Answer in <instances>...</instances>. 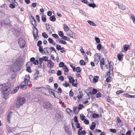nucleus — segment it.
Wrapping results in <instances>:
<instances>
[{
	"label": "nucleus",
	"mask_w": 135,
	"mask_h": 135,
	"mask_svg": "<svg viewBox=\"0 0 135 135\" xmlns=\"http://www.w3.org/2000/svg\"><path fill=\"white\" fill-rule=\"evenodd\" d=\"M32 20H33L32 21V23L34 27H35L37 25L36 21L33 17L32 18Z\"/></svg>",
	"instance_id": "412c9836"
},
{
	"label": "nucleus",
	"mask_w": 135,
	"mask_h": 135,
	"mask_svg": "<svg viewBox=\"0 0 135 135\" xmlns=\"http://www.w3.org/2000/svg\"><path fill=\"white\" fill-rule=\"evenodd\" d=\"M104 59L103 58L102 59H101V60L100 61V65H104Z\"/></svg>",
	"instance_id": "37998d69"
},
{
	"label": "nucleus",
	"mask_w": 135,
	"mask_h": 135,
	"mask_svg": "<svg viewBox=\"0 0 135 135\" xmlns=\"http://www.w3.org/2000/svg\"><path fill=\"white\" fill-rule=\"evenodd\" d=\"M79 12L80 13H81L85 17H86V15L85 12L82 10H80L79 11Z\"/></svg>",
	"instance_id": "c756f323"
},
{
	"label": "nucleus",
	"mask_w": 135,
	"mask_h": 135,
	"mask_svg": "<svg viewBox=\"0 0 135 135\" xmlns=\"http://www.w3.org/2000/svg\"><path fill=\"white\" fill-rule=\"evenodd\" d=\"M68 78L69 79V82L70 83H73L74 82L75 80H74V79L73 77L69 76L68 77Z\"/></svg>",
	"instance_id": "ddd939ff"
},
{
	"label": "nucleus",
	"mask_w": 135,
	"mask_h": 135,
	"mask_svg": "<svg viewBox=\"0 0 135 135\" xmlns=\"http://www.w3.org/2000/svg\"><path fill=\"white\" fill-rule=\"evenodd\" d=\"M27 67L26 71L29 73L31 72V69L30 66H27Z\"/></svg>",
	"instance_id": "49530a36"
},
{
	"label": "nucleus",
	"mask_w": 135,
	"mask_h": 135,
	"mask_svg": "<svg viewBox=\"0 0 135 135\" xmlns=\"http://www.w3.org/2000/svg\"><path fill=\"white\" fill-rule=\"evenodd\" d=\"M89 6L90 7H92L93 8H94L96 7V5L95 4L91 3L89 4Z\"/></svg>",
	"instance_id": "c9c22d12"
},
{
	"label": "nucleus",
	"mask_w": 135,
	"mask_h": 135,
	"mask_svg": "<svg viewBox=\"0 0 135 135\" xmlns=\"http://www.w3.org/2000/svg\"><path fill=\"white\" fill-rule=\"evenodd\" d=\"M10 3L13 4L15 2V0H7Z\"/></svg>",
	"instance_id": "338daca9"
},
{
	"label": "nucleus",
	"mask_w": 135,
	"mask_h": 135,
	"mask_svg": "<svg viewBox=\"0 0 135 135\" xmlns=\"http://www.w3.org/2000/svg\"><path fill=\"white\" fill-rule=\"evenodd\" d=\"M59 79L61 81H63L64 80V77L62 76H61L59 78Z\"/></svg>",
	"instance_id": "0e129e2a"
},
{
	"label": "nucleus",
	"mask_w": 135,
	"mask_h": 135,
	"mask_svg": "<svg viewBox=\"0 0 135 135\" xmlns=\"http://www.w3.org/2000/svg\"><path fill=\"white\" fill-rule=\"evenodd\" d=\"M43 106L44 108L48 110H51L52 109V105L49 102L44 103Z\"/></svg>",
	"instance_id": "20e7f679"
},
{
	"label": "nucleus",
	"mask_w": 135,
	"mask_h": 135,
	"mask_svg": "<svg viewBox=\"0 0 135 135\" xmlns=\"http://www.w3.org/2000/svg\"><path fill=\"white\" fill-rule=\"evenodd\" d=\"M83 104H80L79 105V107H78V110H80L81 109V108H83Z\"/></svg>",
	"instance_id": "e2e57ef3"
},
{
	"label": "nucleus",
	"mask_w": 135,
	"mask_h": 135,
	"mask_svg": "<svg viewBox=\"0 0 135 135\" xmlns=\"http://www.w3.org/2000/svg\"><path fill=\"white\" fill-rule=\"evenodd\" d=\"M129 46L128 45H125L124 47V49L126 51H127Z\"/></svg>",
	"instance_id": "4c0bfd02"
},
{
	"label": "nucleus",
	"mask_w": 135,
	"mask_h": 135,
	"mask_svg": "<svg viewBox=\"0 0 135 135\" xmlns=\"http://www.w3.org/2000/svg\"><path fill=\"white\" fill-rule=\"evenodd\" d=\"M99 77L97 76H94L93 78V83H96L98 81Z\"/></svg>",
	"instance_id": "4468645a"
},
{
	"label": "nucleus",
	"mask_w": 135,
	"mask_h": 135,
	"mask_svg": "<svg viewBox=\"0 0 135 135\" xmlns=\"http://www.w3.org/2000/svg\"><path fill=\"white\" fill-rule=\"evenodd\" d=\"M34 29L33 30V35L34 38L35 40L37 41L38 40V31L37 28H36L35 26L34 27Z\"/></svg>",
	"instance_id": "6e6552de"
},
{
	"label": "nucleus",
	"mask_w": 135,
	"mask_h": 135,
	"mask_svg": "<svg viewBox=\"0 0 135 135\" xmlns=\"http://www.w3.org/2000/svg\"><path fill=\"white\" fill-rule=\"evenodd\" d=\"M11 85L9 83H7L0 85V90H1L2 91L4 95H8L10 93L15 94L17 92L19 88L16 87L15 89L12 91H11L10 88Z\"/></svg>",
	"instance_id": "f257e3e1"
},
{
	"label": "nucleus",
	"mask_w": 135,
	"mask_h": 135,
	"mask_svg": "<svg viewBox=\"0 0 135 135\" xmlns=\"http://www.w3.org/2000/svg\"><path fill=\"white\" fill-rule=\"evenodd\" d=\"M29 75H26L24 79V82H22V84H25L27 85H28L30 84L31 82L29 80Z\"/></svg>",
	"instance_id": "39448f33"
},
{
	"label": "nucleus",
	"mask_w": 135,
	"mask_h": 135,
	"mask_svg": "<svg viewBox=\"0 0 135 135\" xmlns=\"http://www.w3.org/2000/svg\"><path fill=\"white\" fill-rule=\"evenodd\" d=\"M66 33L68 36L73 38H74L75 37V33L70 30L68 31Z\"/></svg>",
	"instance_id": "1a4fd4ad"
},
{
	"label": "nucleus",
	"mask_w": 135,
	"mask_h": 135,
	"mask_svg": "<svg viewBox=\"0 0 135 135\" xmlns=\"http://www.w3.org/2000/svg\"><path fill=\"white\" fill-rule=\"evenodd\" d=\"M19 65V64L18 62H16L15 63H14L13 66L11 68V72H16L18 68Z\"/></svg>",
	"instance_id": "7ed1b4c3"
},
{
	"label": "nucleus",
	"mask_w": 135,
	"mask_h": 135,
	"mask_svg": "<svg viewBox=\"0 0 135 135\" xmlns=\"http://www.w3.org/2000/svg\"><path fill=\"white\" fill-rule=\"evenodd\" d=\"M109 131L113 133H115L116 132V130L115 129H109Z\"/></svg>",
	"instance_id": "58836bf2"
},
{
	"label": "nucleus",
	"mask_w": 135,
	"mask_h": 135,
	"mask_svg": "<svg viewBox=\"0 0 135 135\" xmlns=\"http://www.w3.org/2000/svg\"><path fill=\"white\" fill-rule=\"evenodd\" d=\"M63 116L59 113H56L55 114V119L57 121H60L63 118Z\"/></svg>",
	"instance_id": "423d86ee"
},
{
	"label": "nucleus",
	"mask_w": 135,
	"mask_h": 135,
	"mask_svg": "<svg viewBox=\"0 0 135 135\" xmlns=\"http://www.w3.org/2000/svg\"><path fill=\"white\" fill-rule=\"evenodd\" d=\"M52 90L53 91H50V92H51V94H52V95H53L54 96V97L55 98H59L60 97V96H56L55 95V93L54 92V91H55L56 92H57V91H56L55 90Z\"/></svg>",
	"instance_id": "a211bd4d"
},
{
	"label": "nucleus",
	"mask_w": 135,
	"mask_h": 135,
	"mask_svg": "<svg viewBox=\"0 0 135 135\" xmlns=\"http://www.w3.org/2000/svg\"><path fill=\"white\" fill-rule=\"evenodd\" d=\"M9 7L12 9L14 8L15 7V6L12 3L9 5Z\"/></svg>",
	"instance_id": "79ce46f5"
},
{
	"label": "nucleus",
	"mask_w": 135,
	"mask_h": 135,
	"mask_svg": "<svg viewBox=\"0 0 135 135\" xmlns=\"http://www.w3.org/2000/svg\"><path fill=\"white\" fill-rule=\"evenodd\" d=\"M48 40L49 42L51 44L53 42V40L50 37L49 38Z\"/></svg>",
	"instance_id": "5fc2aeb1"
},
{
	"label": "nucleus",
	"mask_w": 135,
	"mask_h": 135,
	"mask_svg": "<svg viewBox=\"0 0 135 135\" xmlns=\"http://www.w3.org/2000/svg\"><path fill=\"white\" fill-rule=\"evenodd\" d=\"M98 115L96 113H94L93 114L92 116L94 118H96L98 117Z\"/></svg>",
	"instance_id": "e433bc0d"
},
{
	"label": "nucleus",
	"mask_w": 135,
	"mask_h": 135,
	"mask_svg": "<svg viewBox=\"0 0 135 135\" xmlns=\"http://www.w3.org/2000/svg\"><path fill=\"white\" fill-rule=\"evenodd\" d=\"M46 30L49 31V30L50 29V27H49V25L48 24L47 25H46Z\"/></svg>",
	"instance_id": "774afa93"
},
{
	"label": "nucleus",
	"mask_w": 135,
	"mask_h": 135,
	"mask_svg": "<svg viewBox=\"0 0 135 135\" xmlns=\"http://www.w3.org/2000/svg\"><path fill=\"white\" fill-rule=\"evenodd\" d=\"M41 58L43 59V61L44 60L45 61H46L48 60H47L48 57L47 56H43L42 58Z\"/></svg>",
	"instance_id": "8fccbe9b"
},
{
	"label": "nucleus",
	"mask_w": 135,
	"mask_h": 135,
	"mask_svg": "<svg viewBox=\"0 0 135 135\" xmlns=\"http://www.w3.org/2000/svg\"><path fill=\"white\" fill-rule=\"evenodd\" d=\"M33 63L35 65H38V61L37 60H35L33 62Z\"/></svg>",
	"instance_id": "680f3d73"
},
{
	"label": "nucleus",
	"mask_w": 135,
	"mask_h": 135,
	"mask_svg": "<svg viewBox=\"0 0 135 135\" xmlns=\"http://www.w3.org/2000/svg\"><path fill=\"white\" fill-rule=\"evenodd\" d=\"M80 117L81 118V119L82 120H84V119H84L85 118V117L84 116L83 114L82 115H81V114L80 115Z\"/></svg>",
	"instance_id": "de8ad7c7"
},
{
	"label": "nucleus",
	"mask_w": 135,
	"mask_h": 135,
	"mask_svg": "<svg viewBox=\"0 0 135 135\" xmlns=\"http://www.w3.org/2000/svg\"><path fill=\"white\" fill-rule=\"evenodd\" d=\"M80 64L81 65H85V63L84 60H81L80 62Z\"/></svg>",
	"instance_id": "f704fd0d"
},
{
	"label": "nucleus",
	"mask_w": 135,
	"mask_h": 135,
	"mask_svg": "<svg viewBox=\"0 0 135 135\" xmlns=\"http://www.w3.org/2000/svg\"><path fill=\"white\" fill-rule=\"evenodd\" d=\"M59 41L60 43L66 45L67 44L66 42L64 40H60Z\"/></svg>",
	"instance_id": "7c9ffc66"
},
{
	"label": "nucleus",
	"mask_w": 135,
	"mask_h": 135,
	"mask_svg": "<svg viewBox=\"0 0 135 135\" xmlns=\"http://www.w3.org/2000/svg\"><path fill=\"white\" fill-rule=\"evenodd\" d=\"M94 57L95 59V63L97 64L100 60V56L98 55L97 54L94 55Z\"/></svg>",
	"instance_id": "9d476101"
},
{
	"label": "nucleus",
	"mask_w": 135,
	"mask_h": 135,
	"mask_svg": "<svg viewBox=\"0 0 135 135\" xmlns=\"http://www.w3.org/2000/svg\"><path fill=\"white\" fill-rule=\"evenodd\" d=\"M41 19L42 21L44 22L46 21V18L45 15H43L42 16Z\"/></svg>",
	"instance_id": "a878e982"
},
{
	"label": "nucleus",
	"mask_w": 135,
	"mask_h": 135,
	"mask_svg": "<svg viewBox=\"0 0 135 135\" xmlns=\"http://www.w3.org/2000/svg\"><path fill=\"white\" fill-rule=\"evenodd\" d=\"M95 40L96 42L98 43L100 42L99 38L97 37H95Z\"/></svg>",
	"instance_id": "09e8293b"
},
{
	"label": "nucleus",
	"mask_w": 135,
	"mask_h": 135,
	"mask_svg": "<svg viewBox=\"0 0 135 135\" xmlns=\"http://www.w3.org/2000/svg\"><path fill=\"white\" fill-rule=\"evenodd\" d=\"M64 63L63 62H61L59 64V67H63L65 66Z\"/></svg>",
	"instance_id": "bb28decb"
},
{
	"label": "nucleus",
	"mask_w": 135,
	"mask_h": 135,
	"mask_svg": "<svg viewBox=\"0 0 135 135\" xmlns=\"http://www.w3.org/2000/svg\"><path fill=\"white\" fill-rule=\"evenodd\" d=\"M97 92V90L95 89H93L92 93L93 94H94L96 93Z\"/></svg>",
	"instance_id": "603ef678"
},
{
	"label": "nucleus",
	"mask_w": 135,
	"mask_h": 135,
	"mask_svg": "<svg viewBox=\"0 0 135 135\" xmlns=\"http://www.w3.org/2000/svg\"><path fill=\"white\" fill-rule=\"evenodd\" d=\"M56 47L57 50H60V49L61 48V46L59 45H56Z\"/></svg>",
	"instance_id": "a19ab883"
},
{
	"label": "nucleus",
	"mask_w": 135,
	"mask_h": 135,
	"mask_svg": "<svg viewBox=\"0 0 135 135\" xmlns=\"http://www.w3.org/2000/svg\"><path fill=\"white\" fill-rule=\"evenodd\" d=\"M66 111L67 113H68L70 115L72 114V111L69 108H67L66 109Z\"/></svg>",
	"instance_id": "5701e85b"
},
{
	"label": "nucleus",
	"mask_w": 135,
	"mask_h": 135,
	"mask_svg": "<svg viewBox=\"0 0 135 135\" xmlns=\"http://www.w3.org/2000/svg\"><path fill=\"white\" fill-rule=\"evenodd\" d=\"M48 61L49 62H48L47 66L48 68L49 69L53 68L54 65V63L50 60H48Z\"/></svg>",
	"instance_id": "9b49d317"
},
{
	"label": "nucleus",
	"mask_w": 135,
	"mask_h": 135,
	"mask_svg": "<svg viewBox=\"0 0 135 135\" xmlns=\"http://www.w3.org/2000/svg\"><path fill=\"white\" fill-rule=\"evenodd\" d=\"M52 36L56 38H59V36L57 35L56 34H53L52 35Z\"/></svg>",
	"instance_id": "3c124183"
},
{
	"label": "nucleus",
	"mask_w": 135,
	"mask_h": 135,
	"mask_svg": "<svg viewBox=\"0 0 135 135\" xmlns=\"http://www.w3.org/2000/svg\"><path fill=\"white\" fill-rule=\"evenodd\" d=\"M119 8L122 10H124L126 8L125 6L122 4H120L119 6Z\"/></svg>",
	"instance_id": "6ab92c4d"
},
{
	"label": "nucleus",
	"mask_w": 135,
	"mask_h": 135,
	"mask_svg": "<svg viewBox=\"0 0 135 135\" xmlns=\"http://www.w3.org/2000/svg\"><path fill=\"white\" fill-rule=\"evenodd\" d=\"M42 42L41 41H39L37 43V46H41V45L42 44Z\"/></svg>",
	"instance_id": "4d7b16f0"
},
{
	"label": "nucleus",
	"mask_w": 135,
	"mask_h": 135,
	"mask_svg": "<svg viewBox=\"0 0 135 135\" xmlns=\"http://www.w3.org/2000/svg\"><path fill=\"white\" fill-rule=\"evenodd\" d=\"M101 97V94L100 92H98L96 96L97 98H99Z\"/></svg>",
	"instance_id": "bf43d9fd"
},
{
	"label": "nucleus",
	"mask_w": 135,
	"mask_h": 135,
	"mask_svg": "<svg viewBox=\"0 0 135 135\" xmlns=\"http://www.w3.org/2000/svg\"><path fill=\"white\" fill-rule=\"evenodd\" d=\"M27 86V85L25 84H23L22 83V85L21 86V88L22 89H26L27 88L26 86Z\"/></svg>",
	"instance_id": "2f4dec72"
},
{
	"label": "nucleus",
	"mask_w": 135,
	"mask_h": 135,
	"mask_svg": "<svg viewBox=\"0 0 135 135\" xmlns=\"http://www.w3.org/2000/svg\"><path fill=\"white\" fill-rule=\"evenodd\" d=\"M87 22L91 25L95 27H96L97 26L96 24L92 21L88 20L87 21Z\"/></svg>",
	"instance_id": "dca6fc26"
},
{
	"label": "nucleus",
	"mask_w": 135,
	"mask_h": 135,
	"mask_svg": "<svg viewBox=\"0 0 135 135\" xmlns=\"http://www.w3.org/2000/svg\"><path fill=\"white\" fill-rule=\"evenodd\" d=\"M42 36L45 38H47L48 37V35L45 32L42 33Z\"/></svg>",
	"instance_id": "c85d7f7f"
},
{
	"label": "nucleus",
	"mask_w": 135,
	"mask_h": 135,
	"mask_svg": "<svg viewBox=\"0 0 135 135\" xmlns=\"http://www.w3.org/2000/svg\"><path fill=\"white\" fill-rule=\"evenodd\" d=\"M95 125L96 124L95 122H92V125L90 127V129L92 130H94L95 127Z\"/></svg>",
	"instance_id": "2eb2a0df"
},
{
	"label": "nucleus",
	"mask_w": 135,
	"mask_h": 135,
	"mask_svg": "<svg viewBox=\"0 0 135 135\" xmlns=\"http://www.w3.org/2000/svg\"><path fill=\"white\" fill-rule=\"evenodd\" d=\"M63 69L64 70V71H69L68 68L66 65L63 68Z\"/></svg>",
	"instance_id": "ea45409f"
},
{
	"label": "nucleus",
	"mask_w": 135,
	"mask_h": 135,
	"mask_svg": "<svg viewBox=\"0 0 135 135\" xmlns=\"http://www.w3.org/2000/svg\"><path fill=\"white\" fill-rule=\"evenodd\" d=\"M124 91L122 90H118L116 92V94L117 95H119V94L122 93H123Z\"/></svg>",
	"instance_id": "69168bd1"
},
{
	"label": "nucleus",
	"mask_w": 135,
	"mask_h": 135,
	"mask_svg": "<svg viewBox=\"0 0 135 135\" xmlns=\"http://www.w3.org/2000/svg\"><path fill=\"white\" fill-rule=\"evenodd\" d=\"M74 94V93L73 92L71 91V90L70 91L69 93V95L70 97H73Z\"/></svg>",
	"instance_id": "13d9d810"
},
{
	"label": "nucleus",
	"mask_w": 135,
	"mask_h": 135,
	"mask_svg": "<svg viewBox=\"0 0 135 135\" xmlns=\"http://www.w3.org/2000/svg\"><path fill=\"white\" fill-rule=\"evenodd\" d=\"M131 18L133 22L135 24V16L133 15H131Z\"/></svg>",
	"instance_id": "b1692460"
},
{
	"label": "nucleus",
	"mask_w": 135,
	"mask_h": 135,
	"mask_svg": "<svg viewBox=\"0 0 135 135\" xmlns=\"http://www.w3.org/2000/svg\"><path fill=\"white\" fill-rule=\"evenodd\" d=\"M1 7L2 8H4V9H6L7 8V6L6 5V4H3L1 6Z\"/></svg>",
	"instance_id": "473e14b6"
},
{
	"label": "nucleus",
	"mask_w": 135,
	"mask_h": 135,
	"mask_svg": "<svg viewBox=\"0 0 135 135\" xmlns=\"http://www.w3.org/2000/svg\"><path fill=\"white\" fill-rule=\"evenodd\" d=\"M12 113L11 112H9L7 116V120L8 123H10V119L12 116Z\"/></svg>",
	"instance_id": "f8f14e48"
},
{
	"label": "nucleus",
	"mask_w": 135,
	"mask_h": 135,
	"mask_svg": "<svg viewBox=\"0 0 135 135\" xmlns=\"http://www.w3.org/2000/svg\"><path fill=\"white\" fill-rule=\"evenodd\" d=\"M64 28L65 31L66 32L68 31H69V28L68 27V26L66 24H64Z\"/></svg>",
	"instance_id": "f3484780"
},
{
	"label": "nucleus",
	"mask_w": 135,
	"mask_h": 135,
	"mask_svg": "<svg viewBox=\"0 0 135 135\" xmlns=\"http://www.w3.org/2000/svg\"><path fill=\"white\" fill-rule=\"evenodd\" d=\"M58 34L59 36L61 37L63 36L64 35V33L62 31H59Z\"/></svg>",
	"instance_id": "72a5a7b5"
},
{
	"label": "nucleus",
	"mask_w": 135,
	"mask_h": 135,
	"mask_svg": "<svg viewBox=\"0 0 135 135\" xmlns=\"http://www.w3.org/2000/svg\"><path fill=\"white\" fill-rule=\"evenodd\" d=\"M39 47V52L41 53H42L44 52V50H43L42 46H40Z\"/></svg>",
	"instance_id": "393cba45"
},
{
	"label": "nucleus",
	"mask_w": 135,
	"mask_h": 135,
	"mask_svg": "<svg viewBox=\"0 0 135 135\" xmlns=\"http://www.w3.org/2000/svg\"><path fill=\"white\" fill-rule=\"evenodd\" d=\"M50 20L52 22H55L56 20V18L53 15L50 17Z\"/></svg>",
	"instance_id": "4be33fe9"
},
{
	"label": "nucleus",
	"mask_w": 135,
	"mask_h": 135,
	"mask_svg": "<svg viewBox=\"0 0 135 135\" xmlns=\"http://www.w3.org/2000/svg\"><path fill=\"white\" fill-rule=\"evenodd\" d=\"M78 109V107H73V111L75 113H76L77 112V110Z\"/></svg>",
	"instance_id": "a18cd8bd"
},
{
	"label": "nucleus",
	"mask_w": 135,
	"mask_h": 135,
	"mask_svg": "<svg viewBox=\"0 0 135 135\" xmlns=\"http://www.w3.org/2000/svg\"><path fill=\"white\" fill-rule=\"evenodd\" d=\"M76 71L77 73H80L81 71V69L79 67H77L76 69Z\"/></svg>",
	"instance_id": "cd10ccee"
},
{
	"label": "nucleus",
	"mask_w": 135,
	"mask_h": 135,
	"mask_svg": "<svg viewBox=\"0 0 135 135\" xmlns=\"http://www.w3.org/2000/svg\"><path fill=\"white\" fill-rule=\"evenodd\" d=\"M57 74L58 76H60L61 75V70H59L57 71Z\"/></svg>",
	"instance_id": "6e6d98bb"
},
{
	"label": "nucleus",
	"mask_w": 135,
	"mask_h": 135,
	"mask_svg": "<svg viewBox=\"0 0 135 135\" xmlns=\"http://www.w3.org/2000/svg\"><path fill=\"white\" fill-rule=\"evenodd\" d=\"M84 122L87 125L89 123V121L88 120H87L86 119H84Z\"/></svg>",
	"instance_id": "864d4df0"
},
{
	"label": "nucleus",
	"mask_w": 135,
	"mask_h": 135,
	"mask_svg": "<svg viewBox=\"0 0 135 135\" xmlns=\"http://www.w3.org/2000/svg\"><path fill=\"white\" fill-rule=\"evenodd\" d=\"M102 47L101 45L100 44H98L97 46V48L99 50H100Z\"/></svg>",
	"instance_id": "c03bdc74"
},
{
	"label": "nucleus",
	"mask_w": 135,
	"mask_h": 135,
	"mask_svg": "<svg viewBox=\"0 0 135 135\" xmlns=\"http://www.w3.org/2000/svg\"><path fill=\"white\" fill-rule=\"evenodd\" d=\"M111 64V62H110L109 64V68L110 69L108 73H110V72L112 71V73L113 72V66L112 65H110V64Z\"/></svg>",
	"instance_id": "aec40b11"
},
{
	"label": "nucleus",
	"mask_w": 135,
	"mask_h": 135,
	"mask_svg": "<svg viewBox=\"0 0 135 135\" xmlns=\"http://www.w3.org/2000/svg\"><path fill=\"white\" fill-rule=\"evenodd\" d=\"M25 42L22 38H20L18 40V44L20 48H23L25 46Z\"/></svg>",
	"instance_id": "0eeeda50"
},
{
	"label": "nucleus",
	"mask_w": 135,
	"mask_h": 135,
	"mask_svg": "<svg viewBox=\"0 0 135 135\" xmlns=\"http://www.w3.org/2000/svg\"><path fill=\"white\" fill-rule=\"evenodd\" d=\"M39 64H42L43 61V59L42 58H40L39 59Z\"/></svg>",
	"instance_id": "052dcab7"
},
{
	"label": "nucleus",
	"mask_w": 135,
	"mask_h": 135,
	"mask_svg": "<svg viewBox=\"0 0 135 135\" xmlns=\"http://www.w3.org/2000/svg\"><path fill=\"white\" fill-rule=\"evenodd\" d=\"M25 102V99L24 98L22 97L19 98L16 102V108L19 107L24 104Z\"/></svg>",
	"instance_id": "f03ea898"
}]
</instances>
